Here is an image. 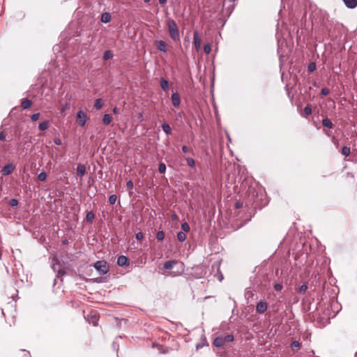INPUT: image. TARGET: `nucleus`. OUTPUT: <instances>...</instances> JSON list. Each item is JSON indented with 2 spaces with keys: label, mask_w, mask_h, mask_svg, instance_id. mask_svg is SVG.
I'll return each mask as SVG.
<instances>
[{
  "label": "nucleus",
  "mask_w": 357,
  "mask_h": 357,
  "mask_svg": "<svg viewBox=\"0 0 357 357\" xmlns=\"http://www.w3.org/2000/svg\"><path fill=\"white\" fill-rule=\"evenodd\" d=\"M349 8H354L357 6V0H342Z\"/></svg>",
  "instance_id": "f3484780"
},
{
  "label": "nucleus",
  "mask_w": 357,
  "mask_h": 357,
  "mask_svg": "<svg viewBox=\"0 0 357 357\" xmlns=\"http://www.w3.org/2000/svg\"><path fill=\"white\" fill-rule=\"evenodd\" d=\"M126 187L128 190H131L133 188V183L131 180H129L126 183Z\"/></svg>",
  "instance_id": "79ce46f5"
},
{
  "label": "nucleus",
  "mask_w": 357,
  "mask_h": 357,
  "mask_svg": "<svg viewBox=\"0 0 357 357\" xmlns=\"http://www.w3.org/2000/svg\"><path fill=\"white\" fill-rule=\"evenodd\" d=\"M242 206V204L240 203V202H236V208H241Z\"/></svg>",
  "instance_id": "603ef678"
},
{
  "label": "nucleus",
  "mask_w": 357,
  "mask_h": 357,
  "mask_svg": "<svg viewBox=\"0 0 357 357\" xmlns=\"http://www.w3.org/2000/svg\"><path fill=\"white\" fill-rule=\"evenodd\" d=\"M204 51L206 54H208L211 52V45L208 43L204 44Z\"/></svg>",
  "instance_id": "f704fd0d"
},
{
  "label": "nucleus",
  "mask_w": 357,
  "mask_h": 357,
  "mask_svg": "<svg viewBox=\"0 0 357 357\" xmlns=\"http://www.w3.org/2000/svg\"><path fill=\"white\" fill-rule=\"evenodd\" d=\"M187 164L190 167H195V160L191 158H187L186 159Z\"/></svg>",
  "instance_id": "7c9ffc66"
},
{
  "label": "nucleus",
  "mask_w": 357,
  "mask_h": 357,
  "mask_svg": "<svg viewBox=\"0 0 357 357\" xmlns=\"http://www.w3.org/2000/svg\"><path fill=\"white\" fill-rule=\"evenodd\" d=\"M206 267L204 266H197L193 268V275L197 278H202L207 273Z\"/></svg>",
  "instance_id": "20e7f679"
},
{
  "label": "nucleus",
  "mask_w": 357,
  "mask_h": 357,
  "mask_svg": "<svg viewBox=\"0 0 357 357\" xmlns=\"http://www.w3.org/2000/svg\"><path fill=\"white\" fill-rule=\"evenodd\" d=\"M193 43L197 52H199L201 50L202 40L197 31L193 33Z\"/></svg>",
  "instance_id": "423d86ee"
},
{
  "label": "nucleus",
  "mask_w": 357,
  "mask_h": 357,
  "mask_svg": "<svg viewBox=\"0 0 357 357\" xmlns=\"http://www.w3.org/2000/svg\"><path fill=\"white\" fill-rule=\"evenodd\" d=\"M234 340V335L231 334L225 336L216 337L213 341V345L216 347H224L227 343L233 342Z\"/></svg>",
  "instance_id": "f03ea898"
},
{
  "label": "nucleus",
  "mask_w": 357,
  "mask_h": 357,
  "mask_svg": "<svg viewBox=\"0 0 357 357\" xmlns=\"http://www.w3.org/2000/svg\"><path fill=\"white\" fill-rule=\"evenodd\" d=\"M172 219L174 220H176L178 219V216L176 214L174 213L172 215Z\"/></svg>",
  "instance_id": "3c124183"
},
{
  "label": "nucleus",
  "mask_w": 357,
  "mask_h": 357,
  "mask_svg": "<svg viewBox=\"0 0 357 357\" xmlns=\"http://www.w3.org/2000/svg\"><path fill=\"white\" fill-rule=\"evenodd\" d=\"M274 289L277 291H280L282 289V285L280 283H276L274 284Z\"/></svg>",
  "instance_id": "c03bdc74"
},
{
  "label": "nucleus",
  "mask_w": 357,
  "mask_h": 357,
  "mask_svg": "<svg viewBox=\"0 0 357 357\" xmlns=\"http://www.w3.org/2000/svg\"><path fill=\"white\" fill-rule=\"evenodd\" d=\"M49 125H50L49 121H43L39 124L38 128L40 130H45L48 128Z\"/></svg>",
  "instance_id": "a878e982"
},
{
  "label": "nucleus",
  "mask_w": 357,
  "mask_h": 357,
  "mask_svg": "<svg viewBox=\"0 0 357 357\" xmlns=\"http://www.w3.org/2000/svg\"><path fill=\"white\" fill-rule=\"evenodd\" d=\"M166 24L169 33V36L172 39V40H174V42L179 41L180 33L176 22L171 18H167L166 20Z\"/></svg>",
  "instance_id": "f257e3e1"
},
{
  "label": "nucleus",
  "mask_w": 357,
  "mask_h": 357,
  "mask_svg": "<svg viewBox=\"0 0 357 357\" xmlns=\"http://www.w3.org/2000/svg\"><path fill=\"white\" fill-rule=\"evenodd\" d=\"M54 142L56 145H61V140L59 138H55L54 139Z\"/></svg>",
  "instance_id": "09e8293b"
},
{
  "label": "nucleus",
  "mask_w": 357,
  "mask_h": 357,
  "mask_svg": "<svg viewBox=\"0 0 357 357\" xmlns=\"http://www.w3.org/2000/svg\"><path fill=\"white\" fill-rule=\"evenodd\" d=\"M162 130L167 135H170L171 132H172V129L169 126V124L166 123H164L162 125Z\"/></svg>",
  "instance_id": "4be33fe9"
},
{
  "label": "nucleus",
  "mask_w": 357,
  "mask_h": 357,
  "mask_svg": "<svg viewBox=\"0 0 357 357\" xmlns=\"http://www.w3.org/2000/svg\"><path fill=\"white\" fill-rule=\"evenodd\" d=\"M176 264V261H174V260H169V261H167L166 262H165L164 264V268L166 269V270H171L173 268V267L174 266V265Z\"/></svg>",
  "instance_id": "6ab92c4d"
},
{
  "label": "nucleus",
  "mask_w": 357,
  "mask_h": 357,
  "mask_svg": "<svg viewBox=\"0 0 357 357\" xmlns=\"http://www.w3.org/2000/svg\"><path fill=\"white\" fill-rule=\"evenodd\" d=\"M94 268L100 273L106 274L109 271V266L107 261L104 260H100L96 261L94 265Z\"/></svg>",
  "instance_id": "7ed1b4c3"
},
{
  "label": "nucleus",
  "mask_w": 357,
  "mask_h": 357,
  "mask_svg": "<svg viewBox=\"0 0 357 357\" xmlns=\"http://www.w3.org/2000/svg\"><path fill=\"white\" fill-rule=\"evenodd\" d=\"M103 102L101 98H97L95 101L94 107L96 109H100L102 107Z\"/></svg>",
  "instance_id": "393cba45"
},
{
  "label": "nucleus",
  "mask_w": 357,
  "mask_h": 357,
  "mask_svg": "<svg viewBox=\"0 0 357 357\" xmlns=\"http://www.w3.org/2000/svg\"><path fill=\"white\" fill-rule=\"evenodd\" d=\"M94 218H95V215L93 211H89L86 213V220L87 222H92Z\"/></svg>",
  "instance_id": "b1692460"
},
{
  "label": "nucleus",
  "mask_w": 357,
  "mask_h": 357,
  "mask_svg": "<svg viewBox=\"0 0 357 357\" xmlns=\"http://www.w3.org/2000/svg\"><path fill=\"white\" fill-rule=\"evenodd\" d=\"M158 171L160 174H164L166 171V165L164 163H160Z\"/></svg>",
  "instance_id": "c9c22d12"
},
{
  "label": "nucleus",
  "mask_w": 357,
  "mask_h": 357,
  "mask_svg": "<svg viewBox=\"0 0 357 357\" xmlns=\"http://www.w3.org/2000/svg\"><path fill=\"white\" fill-rule=\"evenodd\" d=\"M167 0H159L160 3L165 4L167 3Z\"/></svg>",
  "instance_id": "864d4df0"
},
{
  "label": "nucleus",
  "mask_w": 357,
  "mask_h": 357,
  "mask_svg": "<svg viewBox=\"0 0 357 357\" xmlns=\"http://www.w3.org/2000/svg\"><path fill=\"white\" fill-rule=\"evenodd\" d=\"M38 178L41 181H45L47 178V174L45 172H40L38 176Z\"/></svg>",
  "instance_id": "2f4dec72"
},
{
  "label": "nucleus",
  "mask_w": 357,
  "mask_h": 357,
  "mask_svg": "<svg viewBox=\"0 0 357 357\" xmlns=\"http://www.w3.org/2000/svg\"><path fill=\"white\" fill-rule=\"evenodd\" d=\"M160 86L162 90H164L165 91H167L169 89V82L165 78H161Z\"/></svg>",
  "instance_id": "aec40b11"
},
{
  "label": "nucleus",
  "mask_w": 357,
  "mask_h": 357,
  "mask_svg": "<svg viewBox=\"0 0 357 357\" xmlns=\"http://www.w3.org/2000/svg\"><path fill=\"white\" fill-rule=\"evenodd\" d=\"M40 116L39 113H34L31 116V119L32 121H36L39 119Z\"/></svg>",
  "instance_id": "ea45409f"
},
{
  "label": "nucleus",
  "mask_w": 357,
  "mask_h": 357,
  "mask_svg": "<svg viewBox=\"0 0 357 357\" xmlns=\"http://www.w3.org/2000/svg\"><path fill=\"white\" fill-rule=\"evenodd\" d=\"M236 0H225L224 1V3H223V9H225V6H226V4L229 3H231L229 7H228V10L226 11L227 13H231L232 10L234 9V2Z\"/></svg>",
  "instance_id": "4468645a"
},
{
  "label": "nucleus",
  "mask_w": 357,
  "mask_h": 357,
  "mask_svg": "<svg viewBox=\"0 0 357 357\" xmlns=\"http://www.w3.org/2000/svg\"><path fill=\"white\" fill-rule=\"evenodd\" d=\"M117 264L119 266L126 267L129 265L128 259L124 255H121L117 258Z\"/></svg>",
  "instance_id": "1a4fd4ad"
},
{
  "label": "nucleus",
  "mask_w": 357,
  "mask_h": 357,
  "mask_svg": "<svg viewBox=\"0 0 357 357\" xmlns=\"http://www.w3.org/2000/svg\"><path fill=\"white\" fill-rule=\"evenodd\" d=\"M144 238V236L142 231H139L136 234V238L138 241H142Z\"/></svg>",
  "instance_id": "37998d69"
},
{
  "label": "nucleus",
  "mask_w": 357,
  "mask_h": 357,
  "mask_svg": "<svg viewBox=\"0 0 357 357\" xmlns=\"http://www.w3.org/2000/svg\"><path fill=\"white\" fill-rule=\"evenodd\" d=\"M222 279H223V276H222V275H221L220 276H219V280H220V281H222Z\"/></svg>",
  "instance_id": "5fc2aeb1"
},
{
  "label": "nucleus",
  "mask_w": 357,
  "mask_h": 357,
  "mask_svg": "<svg viewBox=\"0 0 357 357\" xmlns=\"http://www.w3.org/2000/svg\"><path fill=\"white\" fill-rule=\"evenodd\" d=\"M176 236H177V239L180 242H183L186 239V235L185 234V233L183 231L178 232Z\"/></svg>",
  "instance_id": "bb28decb"
},
{
  "label": "nucleus",
  "mask_w": 357,
  "mask_h": 357,
  "mask_svg": "<svg viewBox=\"0 0 357 357\" xmlns=\"http://www.w3.org/2000/svg\"><path fill=\"white\" fill-rule=\"evenodd\" d=\"M307 289V286L305 283L303 284L300 287H299V289H298V292L300 294H305L306 290Z\"/></svg>",
  "instance_id": "e433bc0d"
},
{
  "label": "nucleus",
  "mask_w": 357,
  "mask_h": 357,
  "mask_svg": "<svg viewBox=\"0 0 357 357\" xmlns=\"http://www.w3.org/2000/svg\"><path fill=\"white\" fill-rule=\"evenodd\" d=\"M117 197L116 195H112L109 197V203L112 205L114 204L116 202Z\"/></svg>",
  "instance_id": "473e14b6"
},
{
  "label": "nucleus",
  "mask_w": 357,
  "mask_h": 357,
  "mask_svg": "<svg viewBox=\"0 0 357 357\" xmlns=\"http://www.w3.org/2000/svg\"><path fill=\"white\" fill-rule=\"evenodd\" d=\"M182 151L185 153H188L190 152V149L187 146H183Z\"/></svg>",
  "instance_id": "de8ad7c7"
},
{
  "label": "nucleus",
  "mask_w": 357,
  "mask_h": 357,
  "mask_svg": "<svg viewBox=\"0 0 357 357\" xmlns=\"http://www.w3.org/2000/svg\"><path fill=\"white\" fill-rule=\"evenodd\" d=\"M268 305L265 301H261L257 303L256 306V311L258 313L262 314L265 312L267 310Z\"/></svg>",
  "instance_id": "6e6552de"
},
{
  "label": "nucleus",
  "mask_w": 357,
  "mask_h": 357,
  "mask_svg": "<svg viewBox=\"0 0 357 357\" xmlns=\"http://www.w3.org/2000/svg\"><path fill=\"white\" fill-rule=\"evenodd\" d=\"M316 69V64L314 62H312L309 64L308 67H307V70L309 72L312 73L313 71H314Z\"/></svg>",
  "instance_id": "4c0bfd02"
},
{
  "label": "nucleus",
  "mask_w": 357,
  "mask_h": 357,
  "mask_svg": "<svg viewBox=\"0 0 357 357\" xmlns=\"http://www.w3.org/2000/svg\"><path fill=\"white\" fill-rule=\"evenodd\" d=\"M113 56V52L111 50H107L104 52L103 59L105 61L109 60L110 59H112Z\"/></svg>",
  "instance_id": "5701e85b"
},
{
  "label": "nucleus",
  "mask_w": 357,
  "mask_h": 357,
  "mask_svg": "<svg viewBox=\"0 0 357 357\" xmlns=\"http://www.w3.org/2000/svg\"><path fill=\"white\" fill-rule=\"evenodd\" d=\"M150 0H144L145 2H149Z\"/></svg>",
  "instance_id": "4d7b16f0"
},
{
  "label": "nucleus",
  "mask_w": 357,
  "mask_h": 357,
  "mask_svg": "<svg viewBox=\"0 0 357 357\" xmlns=\"http://www.w3.org/2000/svg\"><path fill=\"white\" fill-rule=\"evenodd\" d=\"M301 347V343L298 342V341H294L291 342V348L292 349H300Z\"/></svg>",
  "instance_id": "72a5a7b5"
},
{
  "label": "nucleus",
  "mask_w": 357,
  "mask_h": 357,
  "mask_svg": "<svg viewBox=\"0 0 357 357\" xmlns=\"http://www.w3.org/2000/svg\"><path fill=\"white\" fill-rule=\"evenodd\" d=\"M86 319H87L89 324H93V326L98 325V316L96 312H91L87 314Z\"/></svg>",
  "instance_id": "0eeeda50"
},
{
  "label": "nucleus",
  "mask_w": 357,
  "mask_h": 357,
  "mask_svg": "<svg viewBox=\"0 0 357 357\" xmlns=\"http://www.w3.org/2000/svg\"><path fill=\"white\" fill-rule=\"evenodd\" d=\"M165 238V233L162 231H159L156 234V238L158 241H162Z\"/></svg>",
  "instance_id": "c85d7f7f"
},
{
  "label": "nucleus",
  "mask_w": 357,
  "mask_h": 357,
  "mask_svg": "<svg viewBox=\"0 0 357 357\" xmlns=\"http://www.w3.org/2000/svg\"><path fill=\"white\" fill-rule=\"evenodd\" d=\"M14 170V167L11 164L6 165L1 172L3 175H8L13 172Z\"/></svg>",
  "instance_id": "f8f14e48"
},
{
  "label": "nucleus",
  "mask_w": 357,
  "mask_h": 357,
  "mask_svg": "<svg viewBox=\"0 0 357 357\" xmlns=\"http://www.w3.org/2000/svg\"><path fill=\"white\" fill-rule=\"evenodd\" d=\"M112 112L114 114H118L119 112V110L118 107H115L113 108Z\"/></svg>",
  "instance_id": "8fccbe9b"
},
{
  "label": "nucleus",
  "mask_w": 357,
  "mask_h": 357,
  "mask_svg": "<svg viewBox=\"0 0 357 357\" xmlns=\"http://www.w3.org/2000/svg\"><path fill=\"white\" fill-rule=\"evenodd\" d=\"M199 347H199V344H197L196 348H197V349H199Z\"/></svg>",
  "instance_id": "6e6d98bb"
},
{
  "label": "nucleus",
  "mask_w": 357,
  "mask_h": 357,
  "mask_svg": "<svg viewBox=\"0 0 357 357\" xmlns=\"http://www.w3.org/2000/svg\"><path fill=\"white\" fill-rule=\"evenodd\" d=\"M112 17L109 13L105 12L101 15V22L102 23H108L111 21Z\"/></svg>",
  "instance_id": "2eb2a0df"
},
{
  "label": "nucleus",
  "mask_w": 357,
  "mask_h": 357,
  "mask_svg": "<svg viewBox=\"0 0 357 357\" xmlns=\"http://www.w3.org/2000/svg\"><path fill=\"white\" fill-rule=\"evenodd\" d=\"M356 357H357V352L356 353V355H355Z\"/></svg>",
  "instance_id": "13d9d810"
},
{
  "label": "nucleus",
  "mask_w": 357,
  "mask_h": 357,
  "mask_svg": "<svg viewBox=\"0 0 357 357\" xmlns=\"http://www.w3.org/2000/svg\"><path fill=\"white\" fill-rule=\"evenodd\" d=\"M330 93V91L328 88H323L321 91V93L324 96H326L329 94Z\"/></svg>",
  "instance_id": "a18cd8bd"
},
{
  "label": "nucleus",
  "mask_w": 357,
  "mask_h": 357,
  "mask_svg": "<svg viewBox=\"0 0 357 357\" xmlns=\"http://www.w3.org/2000/svg\"><path fill=\"white\" fill-rule=\"evenodd\" d=\"M77 173L79 176H82L86 173V167L83 164H78L77 167Z\"/></svg>",
  "instance_id": "dca6fc26"
},
{
  "label": "nucleus",
  "mask_w": 357,
  "mask_h": 357,
  "mask_svg": "<svg viewBox=\"0 0 357 357\" xmlns=\"http://www.w3.org/2000/svg\"><path fill=\"white\" fill-rule=\"evenodd\" d=\"M171 98H172V105H174V107H178L181 103L179 94L177 92H174L172 94Z\"/></svg>",
  "instance_id": "9d476101"
},
{
  "label": "nucleus",
  "mask_w": 357,
  "mask_h": 357,
  "mask_svg": "<svg viewBox=\"0 0 357 357\" xmlns=\"http://www.w3.org/2000/svg\"><path fill=\"white\" fill-rule=\"evenodd\" d=\"M322 125L328 128H333V123L328 118H325L322 120Z\"/></svg>",
  "instance_id": "412c9836"
},
{
  "label": "nucleus",
  "mask_w": 357,
  "mask_h": 357,
  "mask_svg": "<svg viewBox=\"0 0 357 357\" xmlns=\"http://www.w3.org/2000/svg\"><path fill=\"white\" fill-rule=\"evenodd\" d=\"M112 119H113V118L111 114H105L102 118L103 124L105 126H108L109 124L111 123V122L112 121Z\"/></svg>",
  "instance_id": "a211bd4d"
},
{
  "label": "nucleus",
  "mask_w": 357,
  "mask_h": 357,
  "mask_svg": "<svg viewBox=\"0 0 357 357\" xmlns=\"http://www.w3.org/2000/svg\"><path fill=\"white\" fill-rule=\"evenodd\" d=\"M341 153L345 156H349L351 153L350 147L344 146L342 148Z\"/></svg>",
  "instance_id": "cd10ccee"
},
{
  "label": "nucleus",
  "mask_w": 357,
  "mask_h": 357,
  "mask_svg": "<svg viewBox=\"0 0 357 357\" xmlns=\"http://www.w3.org/2000/svg\"><path fill=\"white\" fill-rule=\"evenodd\" d=\"M6 135L4 131H0V140L4 141L6 140Z\"/></svg>",
  "instance_id": "49530a36"
},
{
  "label": "nucleus",
  "mask_w": 357,
  "mask_h": 357,
  "mask_svg": "<svg viewBox=\"0 0 357 357\" xmlns=\"http://www.w3.org/2000/svg\"><path fill=\"white\" fill-rule=\"evenodd\" d=\"M181 229L183 230L182 231L183 232H189L190 229V226L187 222H183L181 224Z\"/></svg>",
  "instance_id": "c756f323"
},
{
  "label": "nucleus",
  "mask_w": 357,
  "mask_h": 357,
  "mask_svg": "<svg viewBox=\"0 0 357 357\" xmlns=\"http://www.w3.org/2000/svg\"><path fill=\"white\" fill-rule=\"evenodd\" d=\"M87 114L82 110H79L77 113V121L78 124L83 127L85 126L87 120L89 119Z\"/></svg>",
  "instance_id": "39448f33"
},
{
  "label": "nucleus",
  "mask_w": 357,
  "mask_h": 357,
  "mask_svg": "<svg viewBox=\"0 0 357 357\" xmlns=\"http://www.w3.org/2000/svg\"><path fill=\"white\" fill-rule=\"evenodd\" d=\"M9 204L13 207L16 206L18 204V200L17 199L13 198L10 200Z\"/></svg>",
  "instance_id": "a19ab883"
},
{
  "label": "nucleus",
  "mask_w": 357,
  "mask_h": 357,
  "mask_svg": "<svg viewBox=\"0 0 357 357\" xmlns=\"http://www.w3.org/2000/svg\"><path fill=\"white\" fill-rule=\"evenodd\" d=\"M303 112L305 116L310 115L312 113L311 107L310 105H307L306 107H305Z\"/></svg>",
  "instance_id": "58836bf2"
},
{
  "label": "nucleus",
  "mask_w": 357,
  "mask_h": 357,
  "mask_svg": "<svg viewBox=\"0 0 357 357\" xmlns=\"http://www.w3.org/2000/svg\"><path fill=\"white\" fill-rule=\"evenodd\" d=\"M156 47H157V49L160 52H162L165 53L167 52V43L164 40L157 41Z\"/></svg>",
  "instance_id": "9b49d317"
},
{
  "label": "nucleus",
  "mask_w": 357,
  "mask_h": 357,
  "mask_svg": "<svg viewBox=\"0 0 357 357\" xmlns=\"http://www.w3.org/2000/svg\"><path fill=\"white\" fill-rule=\"evenodd\" d=\"M32 101L28 98H23L22 100L21 105L24 109H27L31 107Z\"/></svg>",
  "instance_id": "ddd939ff"
}]
</instances>
